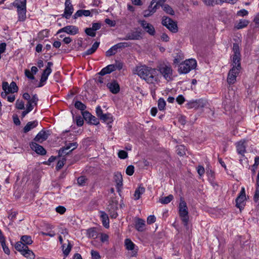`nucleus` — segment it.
<instances>
[{
  "instance_id": "nucleus-1",
  "label": "nucleus",
  "mask_w": 259,
  "mask_h": 259,
  "mask_svg": "<svg viewBox=\"0 0 259 259\" xmlns=\"http://www.w3.org/2000/svg\"><path fill=\"white\" fill-rule=\"evenodd\" d=\"M136 74L147 83L154 84L158 80L156 69L145 65L138 66L136 68Z\"/></svg>"
},
{
  "instance_id": "nucleus-2",
  "label": "nucleus",
  "mask_w": 259,
  "mask_h": 259,
  "mask_svg": "<svg viewBox=\"0 0 259 259\" xmlns=\"http://www.w3.org/2000/svg\"><path fill=\"white\" fill-rule=\"evenodd\" d=\"M13 5L17 8L19 21H24L26 18V0H16Z\"/></svg>"
},
{
  "instance_id": "nucleus-3",
  "label": "nucleus",
  "mask_w": 259,
  "mask_h": 259,
  "mask_svg": "<svg viewBox=\"0 0 259 259\" xmlns=\"http://www.w3.org/2000/svg\"><path fill=\"white\" fill-rule=\"evenodd\" d=\"M167 81L172 79V69L170 65L165 63L159 64L156 69Z\"/></svg>"
},
{
  "instance_id": "nucleus-4",
  "label": "nucleus",
  "mask_w": 259,
  "mask_h": 259,
  "mask_svg": "<svg viewBox=\"0 0 259 259\" xmlns=\"http://www.w3.org/2000/svg\"><path fill=\"white\" fill-rule=\"evenodd\" d=\"M233 51L234 54L232 58V67H236L238 70H241V55L239 45L237 43L233 44Z\"/></svg>"
},
{
  "instance_id": "nucleus-5",
  "label": "nucleus",
  "mask_w": 259,
  "mask_h": 259,
  "mask_svg": "<svg viewBox=\"0 0 259 259\" xmlns=\"http://www.w3.org/2000/svg\"><path fill=\"white\" fill-rule=\"evenodd\" d=\"M161 24L172 33L178 31L177 22L167 16L162 17Z\"/></svg>"
},
{
  "instance_id": "nucleus-6",
  "label": "nucleus",
  "mask_w": 259,
  "mask_h": 259,
  "mask_svg": "<svg viewBox=\"0 0 259 259\" xmlns=\"http://www.w3.org/2000/svg\"><path fill=\"white\" fill-rule=\"evenodd\" d=\"M53 64L52 62H49L47 63V66L46 68L44 70L40 79V82L38 85V87H41L44 85V82H45L48 79L49 75L52 72L51 67L53 66Z\"/></svg>"
},
{
  "instance_id": "nucleus-7",
  "label": "nucleus",
  "mask_w": 259,
  "mask_h": 259,
  "mask_svg": "<svg viewBox=\"0 0 259 259\" xmlns=\"http://www.w3.org/2000/svg\"><path fill=\"white\" fill-rule=\"evenodd\" d=\"M138 22L140 24L143 29L149 35L154 36L155 34V28L151 24L148 23L144 20H139Z\"/></svg>"
},
{
  "instance_id": "nucleus-8",
  "label": "nucleus",
  "mask_w": 259,
  "mask_h": 259,
  "mask_svg": "<svg viewBox=\"0 0 259 259\" xmlns=\"http://www.w3.org/2000/svg\"><path fill=\"white\" fill-rule=\"evenodd\" d=\"M143 33L139 28H136L135 31L127 33L124 40H139L142 38Z\"/></svg>"
},
{
  "instance_id": "nucleus-9",
  "label": "nucleus",
  "mask_w": 259,
  "mask_h": 259,
  "mask_svg": "<svg viewBox=\"0 0 259 259\" xmlns=\"http://www.w3.org/2000/svg\"><path fill=\"white\" fill-rule=\"evenodd\" d=\"M240 70L236 67H232L228 72L227 82L229 84H234L236 81V77L239 74Z\"/></svg>"
},
{
  "instance_id": "nucleus-10",
  "label": "nucleus",
  "mask_w": 259,
  "mask_h": 259,
  "mask_svg": "<svg viewBox=\"0 0 259 259\" xmlns=\"http://www.w3.org/2000/svg\"><path fill=\"white\" fill-rule=\"evenodd\" d=\"M246 199L245 189L244 188H242L241 191L239 193V195L236 199V206L237 208H239L240 210L244 208V201Z\"/></svg>"
},
{
  "instance_id": "nucleus-11",
  "label": "nucleus",
  "mask_w": 259,
  "mask_h": 259,
  "mask_svg": "<svg viewBox=\"0 0 259 259\" xmlns=\"http://www.w3.org/2000/svg\"><path fill=\"white\" fill-rule=\"evenodd\" d=\"M74 11L73 5L70 0H66L65 3V10L62 17L66 19H69L72 14Z\"/></svg>"
},
{
  "instance_id": "nucleus-12",
  "label": "nucleus",
  "mask_w": 259,
  "mask_h": 259,
  "mask_svg": "<svg viewBox=\"0 0 259 259\" xmlns=\"http://www.w3.org/2000/svg\"><path fill=\"white\" fill-rule=\"evenodd\" d=\"M205 105V102L202 99H198L196 100H192L188 102L186 104V106L188 109H198L202 108Z\"/></svg>"
},
{
  "instance_id": "nucleus-13",
  "label": "nucleus",
  "mask_w": 259,
  "mask_h": 259,
  "mask_svg": "<svg viewBox=\"0 0 259 259\" xmlns=\"http://www.w3.org/2000/svg\"><path fill=\"white\" fill-rule=\"evenodd\" d=\"M78 28L76 26L68 25L59 29L57 33L66 32L70 35H75L78 33Z\"/></svg>"
},
{
  "instance_id": "nucleus-14",
  "label": "nucleus",
  "mask_w": 259,
  "mask_h": 259,
  "mask_svg": "<svg viewBox=\"0 0 259 259\" xmlns=\"http://www.w3.org/2000/svg\"><path fill=\"white\" fill-rule=\"evenodd\" d=\"M23 98L27 101L26 105H29V104H30L31 106H33V107L34 106H36L37 104L38 98L36 94L33 95L31 98L30 96L28 93H25L23 95Z\"/></svg>"
},
{
  "instance_id": "nucleus-15",
  "label": "nucleus",
  "mask_w": 259,
  "mask_h": 259,
  "mask_svg": "<svg viewBox=\"0 0 259 259\" xmlns=\"http://www.w3.org/2000/svg\"><path fill=\"white\" fill-rule=\"evenodd\" d=\"M50 135V132L49 131H46L42 130L37 134L34 139V141L41 143L46 141Z\"/></svg>"
},
{
  "instance_id": "nucleus-16",
  "label": "nucleus",
  "mask_w": 259,
  "mask_h": 259,
  "mask_svg": "<svg viewBox=\"0 0 259 259\" xmlns=\"http://www.w3.org/2000/svg\"><path fill=\"white\" fill-rule=\"evenodd\" d=\"M30 147L31 149L34 151L37 154L45 155L47 151L41 145L37 144L36 142H33L30 143Z\"/></svg>"
},
{
  "instance_id": "nucleus-17",
  "label": "nucleus",
  "mask_w": 259,
  "mask_h": 259,
  "mask_svg": "<svg viewBox=\"0 0 259 259\" xmlns=\"http://www.w3.org/2000/svg\"><path fill=\"white\" fill-rule=\"evenodd\" d=\"M126 249L132 251V256H136L137 254L138 248H135V244L130 239H126L124 241Z\"/></svg>"
},
{
  "instance_id": "nucleus-18",
  "label": "nucleus",
  "mask_w": 259,
  "mask_h": 259,
  "mask_svg": "<svg viewBox=\"0 0 259 259\" xmlns=\"http://www.w3.org/2000/svg\"><path fill=\"white\" fill-rule=\"evenodd\" d=\"M136 229L139 232H143L145 228V221L144 220L136 218L135 221Z\"/></svg>"
},
{
  "instance_id": "nucleus-19",
  "label": "nucleus",
  "mask_w": 259,
  "mask_h": 259,
  "mask_svg": "<svg viewBox=\"0 0 259 259\" xmlns=\"http://www.w3.org/2000/svg\"><path fill=\"white\" fill-rule=\"evenodd\" d=\"M179 209L180 216L182 215L188 214V211L186 202L184 200V199L182 198H181L180 199Z\"/></svg>"
},
{
  "instance_id": "nucleus-20",
  "label": "nucleus",
  "mask_w": 259,
  "mask_h": 259,
  "mask_svg": "<svg viewBox=\"0 0 259 259\" xmlns=\"http://www.w3.org/2000/svg\"><path fill=\"white\" fill-rule=\"evenodd\" d=\"M107 87L109 89L110 91L113 94H117L120 91L119 85L115 80L107 83Z\"/></svg>"
},
{
  "instance_id": "nucleus-21",
  "label": "nucleus",
  "mask_w": 259,
  "mask_h": 259,
  "mask_svg": "<svg viewBox=\"0 0 259 259\" xmlns=\"http://www.w3.org/2000/svg\"><path fill=\"white\" fill-rule=\"evenodd\" d=\"M237 153L241 156H244L246 152V145L245 141H240L236 144Z\"/></svg>"
},
{
  "instance_id": "nucleus-22",
  "label": "nucleus",
  "mask_w": 259,
  "mask_h": 259,
  "mask_svg": "<svg viewBox=\"0 0 259 259\" xmlns=\"http://www.w3.org/2000/svg\"><path fill=\"white\" fill-rule=\"evenodd\" d=\"M38 123V121L36 120L28 122L23 128V132L24 133H28L30 130L36 127Z\"/></svg>"
},
{
  "instance_id": "nucleus-23",
  "label": "nucleus",
  "mask_w": 259,
  "mask_h": 259,
  "mask_svg": "<svg viewBox=\"0 0 259 259\" xmlns=\"http://www.w3.org/2000/svg\"><path fill=\"white\" fill-rule=\"evenodd\" d=\"M100 42L96 41L94 42L90 49L82 53V57H85L87 55H90L95 53L98 48Z\"/></svg>"
},
{
  "instance_id": "nucleus-24",
  "label": "nucleus",
  "mask_w": 259,
  "mask_h": 259,
  "mask_svg": "<svg viewBox=\"0 0 259 259\" xmlns=\"http://www.w3.org/2000/svg\"><path fill=\"white\" fill-rule=\"evenodd\" d=\"M114 179L116 183V188L117 190L118 191H119L120 188L122 186V177L121 174L118 172L115 173Z\"/></svg>"
},
{
  "instance_id": "nucleus-25",
  "label": "nucleus",
  "mask_w": 259,
  "mask_h": 259,
  "mask_svg": "<svg viewBox=\"0 0 259 259\" xmlns=\"http://www.w3.org/2000/svg\"><path fill=\"white\" fill-rule=\"evenodd\" d=\"M114 71H115L114 65L110 64L103 68L98 74L100 75L103 76L105 74L110 73Z\"/></svg>"
},
{
  "instance_id": "nucleus-26",
  "label": "nucleus",
  "mask_w": 259,
  "mask_h": 259,
  "mask_svg": "<svg viewBox=\"0 0 259 259\" xmlns=\"http://www.w3.org/2000/svg\"><path fill=\"white\" fill-rule=\"evenodd\" d=\"M191 70L190 69V66H188V64L185 62L181 63L179 68V72L180 74H186L189 72Z\"/></svg>"
},
{
  "instance_id": "nucleus-27",
  "label": "nucleus",
  "mask_w": 259,
  "mask_h": 259,
  "mask_svg": "<svg viewBox=\"0 0 259 259\" xmlns=\"http://www.w3.org/2000/svg\"><path fill=\"white\" fill-rule=\"evenodd\" d=\"M101 218L102 221L103 225L106 228L109 227V220L108 214L104 211L101 212Z\"/></svg>"
},
{
  "instance_id": "nucleus-28",
  "label": "nucleus",
  "mask_w": 259,
  "mask_h": 259,
  "mask_svg": "<svg viewBox=\"0 0 259 259\" xmlns=\"http://www.w3.org/2000/svg\"><path fill=\"white\" fill-rule=\"evenodd\" d=\"M223 104L224 106L225 109L227 108L229 109L230 108L233 107L235 105V100L234 99H228L226 97L225 99L223 102Z\"/></svg>"
},
{
  "instance_id": "nucleus-29",
  "label": "nucleus",
  "mask_w": 259,
  "mask_h": 259,
  "mask_svg": "<svg viewBox=\"0 0 259 259\" xmlns=\"http://www.w3.org/2000/svg\"><path fill=\"white\" fill-rule=\"evenodd\" d=\"M100 119L103 120L104 122H106L107 124L111 123L113 121L112 115L111 114L109 113L102 115V116H101Z\"/></svg>"
},
{
  "instance_id": "nucleus-30",
  "label": "nucleus",
  "mask_w": 259,
  "mask_h": 259,
  "mask_svg": "<svg viewBox=\"0 0 259 259\" xmlns=\"http://www.w3.org/2000/svg\"><path fill=\"white\" fill-rule=\"evenodd\" d=\"M145 189L143 186H140L136 190L134 194L135 200H138L140 198L141 195L144 193Z\"/></svg>"
},
{
  "instance_id": "nucleus-31",
  "label": "nucleus",
  "mask_w": 259,
  "mask_h": 259,
  "mask_svg": "<svg viewBox=\"0 0 259 259\" xmlns=\"http://www.w3.org/2000/svg\"><path fill=\"white\" fill-rule=\"evenodd\" d=\"M15 249L21 252L22 254L26 248H27V246L23 244L22 242H18L15 244Z\"/></svg>"
},
{
  "instance_id": "nucleus-32",
  "label": "nucleus",
  "mask_w": 259,
  "mask_h": 259,
  "mask_svg": "<svg viewBox=\"0 0 259 259\" xmlns=\"http://www.w3.org/2000/svg\"><path fill=\"white\" fill-rule=\"evenodd\" d=\"M21 241L26 245H30L33 243L31 237L29 235H23L21 237Z\"/></svg>"
},
{
  "instance_id": "nucleus-33",
  "label": "nucleus",
  "mask_w": 259,
  "mask_h": 259,
  "mask_svg": "<svg viewBox=\"0 0 259 259\" xmlns=\"http://www.w3.org/2000/svg\"><path fill=\"white\" fill-rule=\"evenodd\" d=\"M97 235L96 228H91L87 230V236L89 238H95L97 237Z\"/></svg>"
},
{
  "instance_id": "nucleus-34",
  "label": "nucleus",
  "mask_w": 259,
  "mask_h": 259,
  "mask_svg": "<svg viewBox=\"0 0 259 259\" xmlns=\"http://www.w3.org/2000/svg\"><path fill=\"white\" fill-rule=\"evenodd\" d=\"M22 254L26 257L29 258L30 259H33L35 257V255L31 250H30L28 247L23 251Z\"/></svg>"
},
{
  "instance_id": "nucleus-35",
  "label": "nucleus",
  "mask_w": 259,
  "mask_h": 259,
  "mask_svg": "<svg viewBox=\"0 0 259 259\" xmlns=\"http://www.w3.org/2000/svg\"><path fill=\"white\" fill-rule=\"evenodd\" d=\"M248 24L249 21L248 20L245 19H241L236 26V28L238 29H242L246 27Z\"/></svg>"
},
{
  "instance_id": "nucleus-36",
  "label": "nucleus",
  "mask_w": 259,
  "mask_h": 259,
  "mask_svg": "<svg viewBox=\"0 0 259 259\" xmlns=\"http://www.w3.org/2000/svg\"><path fill=\"white\" fill-rule=\"evenodd\" d=\"M153 5H152L151 3L150 5L148 7V9L143 11V16L144 17H148L154 13V12L152 10Z\"/></svg>"
},
{
  "instance_id": "nucleus-37",
  "label": "nucleus",
  "mask_w": 259,
  "mask_h": 259,
  "mask_svg": "<svg viewBox=\"0 0 259 259\" xmlns=\"http://www.w3.org/2000/svg\"><path fill=\"white\" fill-rule=\"evenodd\" d=\"M163 10L168 14L170 15H174L175 12L172 8L167 4H164L162 6Z\"/></svg>"
},
{
  "instance_id": "nucleus-38",
  "label": "nucleus",
  "mask_w": 259,
  "mask_h": 259,
  "mask_svg": "<svg viewBox=\"0 0 259 259\" xmlns=\"http://www.w3.org/2000/svg\"><path fill=\"white\" fill-rule=\"evenodd\" d=\"M174 198L172 195L170 194L166 197H162L159 199V201L161 203L163 204H168Z\"/></svg>"
},
{
  "instance_id": "nucleus-39",
  "label": "nucleus",
  "mask_w": 259,
  "mask_h": 259,
  "mask_svg": "<svg viewBox=\"0 0 259 259\" xmlns=\"http://www.w3.org/2000/svg\"><path fill=\"white\" fill-rule=\"evenodd\" d=\"M132 45V43L130 42H119V43L115 45L114 46H115L116 50H118V49H122V48L131 47Z\"/></svg>"
},
{
  "instance_id": "nucleus-40",
  "label": "nucleus",
  "mask_w": 259,
  "mask_h": 259,
  "mask_svg": "<svg viewBox=\"0 0 259 259\" xmlns=\"http://www.w3.org/2000/svg\"><path fill=\"white\" fill-rule=\"evenodd\" d=\"M68 150V149H66V146L62 147L58 151V156L63 157L64 156L69 154L71 152L67 151Z\"/></svg>"
},
{
  "instance_id": "nucleus-41",
  "label": "nucleus",
  "mask_w": 259,
  "mask_h": 259,
  "mask_svg": "<svg viewBox=\"0 0 259 259\" xmlns=\"http://www.w3.org/2000/svg\"><path fill=\"white\" fill-rule=\"evenodd\" d=\"M185 62L188 64V66H190L191 70L194 69L196 68L197 65L196 61L194 59H191L186 60Z\"/></svg>"
},
{
  "instance_id": "nucleus-42",
  "label": "nucleus",
  "mask_w": 259,
  "mask_h": 259,
  "mask_svg": "<svg viewBox=\"0 0 259 259\" xmlns=\"http://www.w3.org/2000/svg\"><path fill=\"white\" fill-rule=\"evenodd\" d=\"M75 107L83 112L87 108L86 106L81 102L77 101L74 104Z\"/></svg>"
},
{
  "instance_id": "nucleus-43",
  "label": "nucleus",
  "mask_w": 259,
  "mask_h": 259,
  "mask_svg": "<svg viewBox=\"0 0 259 259\" xmlns=\"http://www.w3.org/2000/svg\"><path fill=\"white\" fill-rule=\"evenodd\" d=\"M18 91V87H17L16 83L14 81H12L9 85V92L14 93L17 92Z\"/></svg>"
},
{
  "instance_id": "nucleus-44",
  "label": "nucleus",
  "mask_w": 259,
  "mask_h": 259,
  "mask_svg": "<svg viewBox=\"0 0 259 259\" xmlns=\"http://www.w3.org/2000/svg\"><path fill=\"white\" fill-rule=\"evenodd\" d=\"M117 52V50L115 46L114 45L111 48H110L108 51L106 52V56L107 57H110L112 55H115Z\"/></svg>"
},
{
  "instance_id": "nucleus-45",
  "label": "nucleus",
  "mask_w": 259,
  "mask_h": 259,
  "mask_svg": "<svg viewBox=\"0 0 259 259\" xmlns=\"http://www.w3.org/2000/svg\"><path fill=\"white\" fill-rule=\"evenodd\" d=\"M254 200L257 201L259 198V181L256 180L255 191L253 196Z\"/></svg>"
},
{
  "instance_id": "nucleus-46",
  "label": "nucleus",
  "mask_w": 259,
  "mask_h": 259,
  "mask_svg": "<svg viewBox=\"0 0 259 259\" xmlns=\"http://www.w3.org/2000/svg\"><path fill=\"white\" fill-rule=\"evenodd\" d=\"M166 102L163 98H160L158 101V107L160 110H163L165 109Z\"/></svg>"
},
{
  "instance_id": "nucleus-47",
  "label": "nucleus",
  "mask_w": 259,
  "mask_h": 259,
  "mask_svg": "<svg viewBox=\"0 0 259 259\" xmlns=\"http://www.w3.org/2000/svg\"><path fill=\"white\" fill-rule=\"evenodd\" d=\"M66 149H68L69 150L72 148V149L70 150V152H72L73 150L77 148L78 146V144L77 142H73L67 144H66Z\"/></svg>"
},
{
  "instance_id": "nucleus-48",
  "label": "nucleus",
  "mask_w": 259,
  "mask_h": 259,
  "mask_svg": "<svg viewBox=\"0 0 259 259\" xmlns=\"http://www.w3.org/2000/svg\"><path fill=\"white\" fill-rule=\"evenodd\" d=\"M66 160V158L63 157L61 160H60L58 161L56 168L57 170H59L62 168L64 166L65 162Z\"/></svg>"
},
{
  "instance_id": "nucleus-49",
  "label": "nucleus",
  "mask_w": 259,
  "mask_h": 259,
  "mask_svg": "<svg viewBox=\"0 0 259 259\" xmlns=\"http://www.w3.org/2000/svg\"><path fill=\"white\" fill-rule=\"evenodd\" d=\"M72 247V244L68 240V244L66 246V247L65 248V249H64V251H63V253L65 256H67L69 254V252H70Z\"/></svg>"
},
{
  "instance_id": "nucleus-50",
  "label": "nucleus",
  "mask_w": 259,
  "mask_h": 259,
  "mask_svg": "<svg viewBox=\"0 0 259 259\" xmlns=\"http://www.w3.org/2000/svg\"><path fill=\"white\" fill-rule=\"evenodd\" d=\"M84 31L88 35L92 37H95L96 35V32L91 28H85Z\"/></svg>"
},
{
  "instance_id": "nucleus-51",
  "label": "nucleus",
  "mask_w": 259,
  "mask_h": 259,
  "mask_svg": "<svg viewBox=\"0 0 259 259\" xmlns=\"http://www.w3.org/2000/svg\"><path fill=\"white\" fill-rule=\"evenodd\" d=\"M16 107L18 109L22 110L24 109V102L22 100H17L16 102Z\"/></svg>"
},
{
  "instance_id": "nucleus-52",
  "label": "nucleus",
  "mask_w": 259,
  "mask_h": 259,
  "mask_svg": "<svg viewBox=\"0 0 259 259\" xmlns=\"http://www.w3.org/2000/svg\"><path fill=\"white\" fill-rule=\"evenodd\" d=\"M33 109V106H31L30 104L29 105H26V109L23 111L22 113V116L24 117L25 115L28 114L29 112L31 111Z\"/></svg>"
},
{
  "instance_id": "nucleus-53",
  "label": "nucleus",
  "mask_w": 259,
  "mask_h": 259,
  "mask_svg": "<svg viewBox=\"0 0 259 259\" xmlns=\"http://www.w3.org/2000/svg\"><path fill=\"white\" fill-rule=\"evenodd\" d=\"M82 115L83 116V119L88 122L89 121L91 117H92V115L87 111L82 112Z\"/></svg>"
},
{
  "instance_id": "nucleus-54",
  "label": "nucleus",
  "mask_w": 259,
  "mask_h": 259,
  "mask_svg": "<svg viewBox=\"0 0 259 259\" xmlns=\"http://www.w3.org/2000/svg\"><path fill=\"white\" fill-rule=\"evenodd\" d=\"M177 153L179 155H180L181 156H182L184 155H185V149L184 147L182 145L179 146L177 150Z\"/></svg>"
},
{
  "instance_id": "nucleus-55",
  "label": "nucleus",
  "mask_w": 259,
  "mask_h": 259,
  "mask_svg": "<svg viewBox=\"0 0 259 259\" xmlns=\"http://www.w3.org/2000/svg\"><path fill=\"white\" fill-rule=\"evenodd\" d=\"M134 168L132 165L128 166L126 169V174L128 176H132L134 173Z\"/></svg>"
},
{
  "instance_id": "nucleus-56",
  "label": "nucleus",
  "mask_w": 259,
  "mask_h": 259,
  "mask_svg": "<svg viewBox=\"0 0 259 259\" xmlns=\"http://www.w3.org/2000/svg\"><path fill=\"white\" fill-rule=\"evenodd\" d=\"M1 244L4 252L8 255L10 254V250L9 249L8 247L6 245V241H3V242H2V243Z\"/></svg>"
},
{
  "instance_id": "nucleus-57",
  "label": "nucleus",
  "mask_w": 259,
  "mask_h": 259,
  "mask_svg": "<svg viewBox=\"0 0 259 259\" xmlns=\"http://www.w3.org/2000/svg\"><path fill=\"white\" fill-rule=\"evenodd\" d=\"M75 120L78 126H81L83 124V119L80 116H76Z\"/></svg>"
},
{
  "instance_id": "nucleus-58",
  "label": "nucleus",
  "mask_w": 259,
  "mask_h": 259,
  "mask_svg": "<svg viewBox=\"0 0 259 259\" xmlns=\"http://www.w3.org/2000/svg\"><path fill=\"white\" fill-rule=\"evenodd\" d=\"M91 255H92V259H100L101 256L97 251H95L94 250H92L91 251Z\"/></svg>"
},
{
  "instance_id": "nucleus-59",
  "label": "nucleus",
  "mask_w": 259,
  "mask_h": 259,
  "mask_svg": "<svg viewBox=\"0 0 259 259\" xmlns=\"http://www.w3.org/2000/svg\"><path fill=\"white\" fill-rule=\"evenodd\" d=\"M117 206H115V208H113L112 209H109V214L110 217L113 219H115L117 217V213L116 211Z\"/></svg>"
},
{
  "instance_id": "nucleus-60",
  "label": "nucleus",
  "mask_w": 259,
  "mask_h": 259,
  "mask_svg": "<svg viewBox=\"0 0 259 259\" xmlns=\"http://www.w3.org/2000/svg\"><path fill=\"white\" fill-rule=\"evenodd\" d=\"M88 122L94 125H97L99 123V120L98 118L92 115V117H91V119Z\"/></svg>"
},
{
  "instance_id": "nucleus-61",
  "label": "nucleus",
  "mask_w": 259,
  "mask_h": 259,
  "mask_svg": "<svg viewBox=\"0 0 259 259\" xmlns=\"http://www.w3.org/2000/svg\"><path fill=\"white\" fill-rule=\"evenodd\" d=\"M87 179L84 176H81L77 179V183L80 186L84 185Z\"/></svg>"
},
{
  "instance_id": "nucleus-62",
  "label": "nucleus",
  "mask_w": 259,
  "mask_h": 259,
  "mask_svg": "<svg viewBox=\"0 0 259 259\" xmlns=\"http://www.w3.org/2000/svg\"><path fill=\"white\" fill-rule=\"evenodd\" d=\"M25 76L29 79H35V77L34 76V75L32 74V73L31 72V71L28 70V69H25Z\"/></svg>"
},
{
  "instance_id": "nucleus-63",
  "label": "nucleus",
  "mask_w": 259,
  "mask_h": 259,
  "mask_svg": "<svg viewBox=\"0 0 259 259\" xmlns=\"http://www.w3.org/2000/svg\"><path fill=\"white\" fill-rule=\"evenodd\" d=\"M118 157L121 159H125L127 157V153L124 150H120L118 153Z\"/></svg>"
},
{
  "instance_id": "nucleus-64",
  "label": "nucleus",
  "mask_w": 259,
  "mask_h": 259,
  "mask_svg": "<svg viewBox=\"0 0 259 259\" xmlns=\"http://www.w3.org/2000/svg\"><path fill=\"white\" fill-rule=\"evenodd\" d=\"M109 239V236L105 233H101L100 236V240L102 242L104 243L108 242Z\"/></svg>"
}]
</instances>
